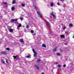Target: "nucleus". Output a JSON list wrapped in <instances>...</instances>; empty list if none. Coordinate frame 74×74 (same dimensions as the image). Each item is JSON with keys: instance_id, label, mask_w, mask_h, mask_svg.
Listing matches in <instances>:
<instances>
[{"instance_id": "1", "label": "nucleus", "mask_w": 74, "mask_h": 74, "mask_svg": "<svg viewBox=\"0 0 74 74\" xmlns=\"http://www.w3.org/2000/svg\"><path fill=\"white\" fill-rule=\"evenodd\" d=\"M37 14H38V16L39 18H42V15L41 14V13L40 12L38 11L37 12Z\"/></svg>"}, {"instance_id": "44", "label": "nucleus", "mask_w": 74, "mask_h": 74, "mask_svg": "<svg viewBox=\"0 0 74 74\" xmlns=\"http://www.w3.org/2000/svg\"><path fill=\"white\" fill-rule=\"evenodd\" d=\"M66 56H64V57H65V58H66Z\"/></svg>"}, {"instance_id": "29", "label": "nucleus", "mask_w": 74, "mask_h": 74, "mask_svg": "<svg viewBox=\"0 0 74 74\" xmlns=\"http://www.w3.org/2000/svg\"><path fill=\"white\" fill-rule=\"evenodd\" d=\"M31 32L32 33H34V31H33V30H31Z\"/></svg>"}, {"instance_id": "26", "label": "nucleus", "mask_w": 74, "mask_h": 74, "mask_svg": "<svg viewBox=\"0 0 74 74\" xmlns=\"http://www.w3.org/2000/svg\"><path fill=\"white\" fill-rule=\"evenodd\" d=\"M40 62V59L37 60V62Z\"/></svg>"}, {"instance_id": "37", "label": "nucleus", "mask_w": 74, "mask_h": 74, "mask_svg": "<svg viewBox=\"0 0 74 74\" xmlns=\"http://www.w3.org/2000/svg\"><path fill=\"white\" fill-rule=\"evenodd\" d=\"M3 4H7V2L3 3Z\"/></svg>"}, {"instance_id": "15", "label": "nucleus", "mask_w": 74, "mask_h": 74, "mask_svg": "<svg viewBox=\"0 0 74 74\" xmlns=\"http://www.w3.org/2000/svg\"><path fill=\"white\" fill-rule=\"evenodd\" d=\"M2 62L3 64H4L5 63V62L3 60H2Z\"/></svg>"}, {"instance_id": "43", "label": "nucleus", "mask_w": 74, "mask_h": 74, "mask_svg": "<svg viewBox=\"0 0 74 74\" xmlns=\"http://www.w3.org/2000/svg\"><path fill=\"white\" fill-rule=\"evenodd\" d=\"M34 36H36V34H34Z\"/></svg>"}, {"instance_id": "22", "label": "nucleus", "mask_w": 74, "mask_h": 74, "mask_svg": "<svg viewBox=\"0 0 74 74\" xmlns=\"http://www.w3.org/2000/svg\"><path fill=\"white\" fill-rule=\"evenodd\" d=\"M22 7H25V5L23 3H22Z\"/></svg>"}, {"instance_id": "32", "label": "nucleus", "mask_w": 74, "mask_h": 74, "mask_svg": "<svg viewBox=\"0 0 74 74\" xmlns=\"http://www.w3.org/2000/svg\"><path fill=\"white\" fill-rule=\"evenodd\" d=\"M53 50L54 51H55L56 50V48L54 49H53Z\"/></svg>"}, {"instance_id": "9", "label": "nucleus", "mask_w": 74, "mask_h": 74, "mask_svg": "<svg viewBox=\"0 0 74 74\" xmlns=\"http://www.w3.org/2000/svg\"><path fill=\"white\" fill-rule=\"evenodd\" d=\"M16 1L15 0H13L12 2V4H16Z\"/></svg>"}, {"instance_id": "30", "label": "nucleus", "mask_w": 74, "mask_h": 74, "mask_svg": "<svg viewBox=\"0 0 74 74\" xmlns=\"http://www.w3.org/2000/svg\"><path fill=\"white\" fill-rule=\"evenodd\" d=\"M20 19L21 20H23V17H21V18H20Z\"/></svg>"}, {"instance_id": "40", "label": "nucleus", "mask_w": 74, "mask_h": 74, "mask_svg": "<svg viewBox=\"0 0 74 74\" xmlns=\"http://www.w3.org/2000/svg\"><path fill=\"white\" fill-rule=\"evenodd\" d=\"M59 69L60 71H62V69H61L59 68Z\"/></svg>"}, {"instance_id": "42", "label": "nucleus", "mask_w": 74, "mask_h": 74, "mask_svg": "<svg viewBox=\"0 0 74 74\" xmlns=\"http://www.w3.org/2000/svg\"><path fill=\"white\" fill-rule=\"evenodd\" d=\"M41 74H44V73H42Z\"/></svg>"}, {"instance_id": "33", "label": "nucleus", "mask_w": 74, "mask_h": 74, "mask_svg": "<svg viewBox=\"0 0 74 74\" xmlns=\"http://www.w3.org/2000/svg\"><path fill=\"white\" fill-rule=\"evenodd\" d=\"M63 66L64 67H66V64H64L63 65Z\"/></svg>"}, {"instance_id": "18", "label": "nucleus", "mask_w": 74, "mask_h": 74, "mask_svg": "<svg viewBox=\"0 0 74 74\" xmlns=\"http://www.w3.org/2000/svg\"><path fill=\"white\" fill-rule=\"evenodd\" d=\"M61 38H64V35H61Z\"/></svg>"}, {"instance_id": "11", "label": "nucleus", "mask_w": 74, "mask_h": 74, "mask_svg": "<svg viewBox=\"0 0 74 74\" xmlns=\"http://www.w3.org/2000/svg\"><path fill=\"white\" fill-rule=\"evenodd\" d=\"M20 42H23V43H24V42L23 41V40L22 39H21L20 40Z\"/></svg>"}, {"instance_id": "34", "label": "nucleus", "mask_w": 74, "mask_h": 74, "mask_svg": "<svg viewBox=\"0 0 74 74\" xmlns=\"http://www.w3.org/2000/svg\"><path fill=\"white\" fill-rule=\"evenodd\" d=\"M66 34H69V32H66Z\"/></svg>"}, {"instance_id": "45", "label": "nucleus", "mask_w": 74, "mask_h": 74, "mask_svg": "<svg viewBox=\"0 0 74 74\" xmlns=\"http://www.w3.org/2000/svg\"><path fill=\"white\" fill-rule=\"evenodd\" d=\"M58 64V63H56V64Z\"/></svg>"}, {"instance_id": "25", "label": "nucleus", "mask_w": 74, "mask_h": 74, "mask_svg": "<svg viewBox=\"0 0 74 74\" xmlns=\"http://www.w3.org/2000/svg\"><path fill=\"white\" fill-rule=\"evenodd\" d=\"M32 51H33L34 53H36V51H35V50H34V49H33Z\"/></svg>"}, {"instance_id": "7", "label": "nucleus", "mask_w": 74, "mask_h": 74, "mask_svg": "<svg viewBox=\"0 0 74 74\" xmlns=\"http://www.w3.org/2000/svg\"><path fill=\"white\" fill-rule=\"evenodd\" d=\"M9 31L10 32H11V33H12V32H13V29H9Z\"/></svg>"}, {"instance_id": "8", "label": "nucleus", "mask_w": 74, "mask_h": 74, "mask_svg": "<svg viewBox=\"0 0 74 74\" xmlns=\"http://www.w3.org/2000/svg\"><path fill=\"white\" fill-rule=\"evenodd\" d=\"M42 47L44 48H46L47 47V46L45 44H43L42 45Z\"/></svg>"}, {"instance_id": "38", "label": "nucleus", "mask_w": 74, "mask_h": 74, "mask_svg": "<svg viewBox=\"0 0 74 74\" xmlns=\"http://www.w3.org/2000/svg\"><path fill=\"white\" fill-rule=\"evenodd\" d=\"M9 28H8V29H11L12 27L11 26H9Z\"/></svg>"}, {"instance_id": "10", "label": "nucleus", "mask_w": 74, "mask_h": 74, "mask_svg": "<svg viewBox=\"0 0 74 74\" xmlns=\"http://www.w3.org/2000/svg\"><path fill=\"white\" fill-rule=\"evenodd\" d=\"M9 60L7 59H6V62L7 63H8L9 64H10V63H8Z\"/></svg>"}, {"instance_id": "4", "label": "nucleus", "mask_w": 74, "mask_h": 74, "mask_svg": "<svg viewBox=\"0 0 74 74\" xmlns=\"http://www.w3.org/2000/svg\"><path fill=\"white\" fill-rule=\"evenodd\" d=\"M46 22L49 27L50 28H51V25H50V24H49V22L47 21H46Z\"/></svg>"}, {"instance_id": "2", "label": "nucleus", "mask_w": 74, "mask_h": 74, "mask_svg": "<svg viewBox=\"0 0 74 74\" xmlns=\"http://www.w3.org/2000/svg\"><path fill=\"white\" fill-rule=\"evenodd\" d=\"M1 53L2 55H5L7 54V52L5 51H3L1 52Z\"/></svg>"}, {"instance_id": "36", "label": "nucleus", "mask_w": 74, "mask_h": 74, "mask_svg": "<svg viewBox=\"0 0 74 74\" xmlns=\"http://www.w3.org/2000/svg\"><path fill=\"white\" fill-rule=\"evenodd\" d=\"M57 4H58V5H60V3H57Z\"/></svg>"}, {"instance_id": "39", "label": "nucleus", "mask_w": 74, "mask_h": 74, "mask_svg": "<svg viewBox=\"0 0 74 74\" xmlns=\"http://www.w3.org/2000/svg\"><path fill=\"white\" fill-rule=\"evenodd\" d=\"M60 1H64V0H60Z\"/></svg>"}, {"instance_id": "16", "label": "nucleus", "mask_w": 74, "mask_h": 74, "mask_svg": "<svg viewBox=\"0 0 74 74\" xmlns=\"http://www.w3.org/2000/svg\"><path fill=\"white\" fill-rule=\"evenodd\" d=\"M57 56H60V54L59 53H57Z\"/></svg>"}, {"instance_id": "23", "label": "nucleus", "mask_w": 74, "mask_h": 74, "mask_svg": "<svg viewBox=\"0 0 74 74\" xmlns=\"http://www.w3.org/2000/svg\"><path fill=\"white\" fill-rule=\"evenodd\" d=\"M34 8L35 10H38V9L37 8H36V6H34Z\"/></svg>"}, {"instance_id": "41", "label": "nucleus", "mask_w": 74, "mask_h": 74, "mask_svg": "<svg viewBox=\"0 0 74 74\" xmlns=\"http://www.w3.org/2000/svg\"><path fill=\"white\" fill-rule=\"evenodd\" d=\"M28 24H30V22H29Z\"/></svg>"}, {"instance_id": "3", "label": "nucleus", "mask_w": 74, "mask_h": 74, "mask_svg": "<svg viewBox=\"0 0 74 74\" xmlns=\"http://www.w3.org/2000/svg\"><path fill=\"white\" fill-rule=\"evenodd\" d=\"M51 15H52V16L54 18H56V16L55 15L53 14V12H51L50 14Z\"/></svg>"}, {"instance_id": "27", "label": "nucleus", "mask_w": 74, "mask_h": 74, "mask_svg": "<svg viewBox=\"0 0 74 74\" xmlns=\"http://www.w3.org/2000/svg\"><path fill=\"white\" fill-rule=\"evenodd\" d=\"M6 49L7 51H10V49L8 48H7Z\"/></svg>"}, {"instance_id": "24", "label": "nucleus", "mask_w": 74, "mask_h": 74, "mask_svg": "<svg viewBox=\"0 0 74 74\" xmlns=\"http://www.w3.org/2000/svg\"><path fill=\"white\" fill-rule=\"evenodd\" d=\"M53 3H51V6H53Z\"/></svg>"}, {"instance_id": "13", "label": "nucleus", "mask_w": 74, "mask_h": 74, "mask_svg": "<svg viewBox=\"0 0 74 74\" xmlns=\"http://www.w3.org/2000/svg\"><path fill=\"white\" fill-rule=\"evenodd\" d=\"M14 9H15V7H14V6H13L12 8V11H14Z\"/></svg>"}, {"instance_id": "21", "label": "nucleus", "mask_w": 74, "mask_h": 74, "mask_svg": "<svg viewBox=\"0 0 74 74\" xmlns=\"http://www.w3.org/2000/svg\"><path fill=\"white\" fill-rule=\"evenodd\" d=\"M58 66L59 68H60V67H61V65L60 64H59L58 65Z\"/></svg>"}, {"instance_id": "31", "label": "nucleus", "mask_w": 74, "mask_h": 74, "mask_svg": "<svg viewBox=\"0 0 74 74\" xmlns=\"http://www.w3.org/2000/svg\"><path fill=\"white\" fill-rule=\"evenodd\" d=\"M26 28H29V26L28 25H27Z\"/></svg>"}, {"instance_id": "19", "label": "nucleus", "mask_w": 74, "mask_h": 74, "mask_svg": "<svg viewBox=\"0 0 74 74\" xmlns=\"http://www.w3.org/2000/svg\"><path fill=\"white\" fill-rule=\"evenodd\" d=\"M30 58V55H29L27 56V58Z\"/></svg>"}, {"instance_id": "14", "label": "nucleus", "mask_w": 74, "mask_h": 74, "mask_svg": "<svg viewBox=\"0 0 74 74\" xmlns=\"http://www.w3.org/2000/svg\"><path fill=\"white\" fill-rule=\"evenodd\" d=\"M34 57H36V55H37V52L35 53H34Z\"/></svg>"}, {"instance_id": "6", "label": "nucleus", "mask_w": 74, "mask_h": 74, "mask_svg": "<svg viewBox=\"0 0 74 74\" xmlns=\"http://www.w3.org/2000/svg\"><path fill=\"white\" fill-rule=\"evenodd\" d=\"M35 67H36L37 70H38L39 69V67H38V66L37 65H35Z\"/></svg>"}, {"instance_id": "17", "label": "nucleus", "mask_w": 74, "mask_h": 74, "mask_svg": "<svg viewBox=\"0 0 74 74\" xmlns=\"http://www.w3.org/2000/svg\"><path fill=\"white\" fill-rule=\"evenodd\" d=\"M70 27H73V24H69Z\"/></svg>"}, {"instance_id": "35", "label": "nucleus", "mask_w": 74, "mask_h": 74, "mask_svg": "<svg viewBox=\"0 0 74 74\" xmlns=\"http://www.w3.org/2000/svg\"><path fill=\"white\" fill-rule=\"evenodd\" d=\"M60 51H61V52H63V50H62V49H60Z\"/></svg>"}, {"instance_id": "12", "label": "nucleus", "mask_w": 74, "mask_h": 74, "mask_svg": "<svg viewBox=\"0 0 74 74\" xmlns=\"http://www.w3.org/2000/svg\"><path fill=\"white\" fill-rule=\"evenodd\" d=\"M13 57L14 59H15L17 58V56H13Z\"/></svg>"}, {"instance_id": "20", "label": "nucleus", "mask_w": 74, "mask_h": 74, "mask_svg": "<svg viewBox=\"0 0 74 74\" xmlns=\"http://www.w3.org/2000/svg\"><path fill=\"white\" fill-rule=\"evenodd\" d=\"M18 27H21L22 26V25H21V24H19L18 25Z\"/></svg>"}, {"instance_id": "28", "label": "nucleus", "mask_w": 74, "mask_h": 74, "mask_svg": "<svg viewBox=\"0 0 74 74\" xmlns=\"http://www.w3.org/2000/svg\"><path fill=\"white\" fill-rule=\"evenodd\" d=\"M65 29H66V27H63L64 30H65Z\"/></svg>"}, {"instance_id": "5", "label": "nucleus", "mask_w": 74, "mask_h": 74, "mask_svg": "<svg viewBox=\"0 0 74 74\" xmlns=\"http://www.w3.org/2000/svg\"><path fill=\"white\" fill-rule=\"evenodd\" d=\"M17 20H18L17 19H12L10 22H15V21H17Z\"/></svg>"}]
</instances>
